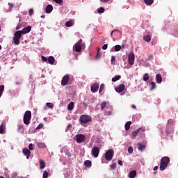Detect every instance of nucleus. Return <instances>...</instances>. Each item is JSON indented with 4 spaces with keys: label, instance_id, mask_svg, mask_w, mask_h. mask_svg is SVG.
Wrapping results in <instances>:
<instances>
[{
    "label": "nucleus",
    "instance_id": "052dcab7",
    "mask_svg": "<svg viewBox=\"0 0 178 178\" xmlns=\"http://www.w3.org/2000/svg\"><path fill=\"white\" fill-rule=\"evenodd\" d=\"M42 19H45V15H41Z\"/></svg>",
    "mask_w": 178,
    "mask_h": 178
},
{
    "label": "nucleus",
    "instance_id": "ddd939ff",
    "mask_svg": "<svg viewBox=\"0 0 178 178\" xmlns=\"http://www.w3.org/2000/svg\"><path fill=\"white\" fill-rule=\"evenodd\" d=\"M98 88H99V84L94 83L91 86L92 92H97L98 91Z\"/></svg>",
    "mask_w": 178,
    "mask_h": 178
},
{
    "label": "nucleus",
    "instance_id": "39448f33",
    "mask_svg": "<svg viewBox=\"0 0 178 178\" xmlns=\"http://www.w3.org/2000/svg\"><path fill=\"white\" fill-rule=\"evenodd\" d=\"M136 59V56L134 55V53L133 51H131L128 54V63L131 66H133L134 65V60Z\"/></svg>",
    "mask_w": 178,
    "mask_h": 178
},
{
    "label": "nucleus",
    "instance_id": "a19ab883",
    "mask_svg": "<svg viewBox=\"0 0 178 178\" xmlns=\"http://www.w3.org/2000/svg\"><path fill=\"white\" fill-rule=\"evenodd\" d=\"M46 105L48 108H54V104L52 103H47Z\"/></svg>",
    "mask_w": 178,
    "mask_h": 178
},
{
    "label": "nucleus",
    "instance_id": "6e6552de",
    "mask_svg": "<svg viewBox=\"0 0 178 178\" xmlns=\"http://www.w3.org/2000/svg\"><path fill=\"white\" fill-rule=\"evenodd\" d=\"M76 143H84V141H86V136L81 134H77L76 136Z\"/></svg>",
    "mask_w": 178,
    "mask_h": 178
},
{
    "label": "nucleus",
    "instance_id": "5701e85b",
    "mask_svg": "<svg viewBox=\"0 0 178 178\" xmlns=\"http://www.w3.org/2000/svg\"><path fill=\"white\" fill-rule=\"evenodd\" d=\"M47 60L50 65L55 63V58H54V56H49Z\"/></svg>",
    "mask_w": 178,
    "mask_h": 178
},
{
    "label": "nucleus",
    "instance_id": "a211bd4d",
    "mask_svg": "<svg viewBox=\"0 0 178 178\" xmlns=\"http://www.w3.org/2000/svg\"><path fill=\"white\" fill-rule=\"evenodd\" d=\"M54 10V7L52 5H47L45 9L46 13H51Z\"/></svg>",
    "mask_w": 178,
    "mask_h": 178
},
{
    "label": "nucleus",
    "instance_id": "c85d7f7f",
    "mask_svg": "<svg viewBox=\"0 0 178 178\" xmlns=\"http://www.w3.org/2000/svg\"><path fill=\"white\" fill-rule=\"evenodd\" d=\"M5 90V86L1 85L0 86V98L2 97V94L3 93V91Z\"/></svg>",
    "mask_w": 178,
    "mask_h": 178
},
{
    "label": "nucleus",
    "instance_id": "473e14b6",
    "mask_svg": "<svg viewBox=\"0 0 178 178\" xmlns=\"http://www.w3.org/2000/svg\"><path fill=\"white\" fill-rule=\"evenodd\" d=\"M144 2L146 5H152V3H154V0H144Z\"/></svg>",
    "mask_w": 178,
    "mask_h": 178
},
{
    "label": "nucleus",
    "instance_id": "1a4fd4ad",
    "mask_svg": "<svg viewBox=\"0 0 178 178\" xmlns=\"http://www.w3.org/2000/svg\"><path fill=\"white\" fill-rule=\"evenodd\" d=\"M145 127H140L139 128L137 131H133L132 132V137L133 138H136V136H138V133H144L145 131Z\"/></svg>",
    "mask_w": 178,
    "mask_h": 178
},
{
    "label": "nucleus",
    "instance_id": "393cba45",
    "mask_svg": "<svg viewBox=\"0 0 178 178\" xmlns=\"http://www.w3.org/2000/svg\"><path fill=\"white\" fill-rule=\"evenodd\" d=\"M37 145L38 147V148H47V145H45L44 143H38Z\"/></svg>",
    "mask_w": 178,
    "mask_h": 178
},
{
    "label": "nucleus",
    "instance_id": "49530a36",
    "mask_svg": "<svg viewBox=\"0 0 178 178\" xmlns=\"http://www.w3.org/2000/svg\"><path fill=\"white\" fill-rule=\"evenodd\" d=\"M111 169H116V164L115 163H113L111 165Z\"/></svg>",
    "mask_w": 178,
    "mask_h": 178
},
{
    "label": "nucleus",
    "instance_id": "37998d69",
    "mask_svg": "<svg viewBox=\"0 0 178 178\" xmlns=\"http://www.w3.org/2000/svg\"><path fill=\"white\" fill-rule=\"evenodd\" d=\"M29 148L30 151H33V149H34V147L33 146L32 143H30L29 145Z\"/></svg>",
    "mask_w": 178,
    "mask_h": 178
},
{
    "label": "nucleus",
    "instance_id": "bf43d9fd",
    "mask_svg": "<svg viewBox=\"0 0 178 178\" xmlns=\"http://www.w3.org/2000/svg\"><path fill=\"white\" fill-rule=\"evenodd\" d=\"M131 108H133L134 109H136V107L135 105H132Z\"/></svg>",
    "mask_w": 178,
    "mask_h": 178
},
{
    "label": "nucleus",
    "instance_id": "69168bd1",
    "mask_svg": "<svg viewBox=\"0 0 178 178\" xmlns=\"http://www.w3.org/2000/svg\"><path fill=\"white\" fill-rule=\"evenodd\" d=\"M2 49V46L0 45V51Z\"/></svg>",
    "mask_w": 178,
    "mask_h": 178
},
{
    "label": "nucleus",
    "instance_id": "8fccbe9b",
    "mask_svg": "<svg viewBox=\"0 0 178 178\" xmlns=\"http://www.w3.org/2000/svg\"><path fill=\"white\" fill-rule=\"evenodd\" d=\"M96 58H97V59H99V58H101V53L100 52H97Z\"/></svg>",
    "mask_w": 178,
    "mask_h": 178
},
{
    "label": "nucleus",
    "instance_id": "c9c22d12",
    "mask_svg": "<svg viewBox=\"0 0 178 178\" xmlns=\"http://www.w3.org/2000/svg\"><path fill=\"white\" fill-rule=\"evenodd\" d=\"M105 108H106V102H103L101 104V109H102V111H104V109H105Z\"/></svg>",
    "mask_w": 178,
    "mask_h": 178
},
{
    "label": "nucleus",
    "instance_id": "a18cd8bd",
    "mask_svg": "<svg viewBox=\"0 0 178 178\" xmlns=\"http://www.w3.org/2000/svg\"><path fill=\"white\" fill-rule=\"evenodd\" d=\"M102 49H108V44H105L102 46Z\"/></svg>",
    "mask_w": 178,
    "mask_h": 178
},
{
    "label": "nucleus",
    "instance_id": "f8f14e48",
    "mask_svg": "<svg viewBox=\"0 0 178 178\" xmlns=\"http://www.w3.org/2000/svg\"><path fill=\"white\" fill-rule=\"evenodd\" d=\"M124 88H126V86H124V84L121 83L120 84L118 87H116L115 88L116 92H123V91H124Z\"/></svg>",
    "mask_w": 178,
    "mask_h": 178
},
{
    "label": "nucleus",
    "instance_id": "7ed1b4c3",
    "mask_svg": "<svg viewBox=\"0 0 178 178\" xmlns=\"http://www.w3.org/2000/svg\"><path fill=\"white\" fill-rule=\"evenodd\" d=\"M30 120H31V111H26L24 115V124H30Z\"/></svg>",
    "mask_w": 178,
    "mask_h": 178
},
{
    "label": "nucleus",
    "instance_id": "c756f323",
    "mask_svg": "<svg viewBox=\"0 0 178 178\" xmlns=\"http://www.w3.org/2000/svg\"><path fill=\"white\" fill-rule=\"evenodd\" d=\"M155 88H156V83H155V82H151V91L155 90Z\"/></svg>",
    "mask_w": 178,
    "mask_h": 178
},
{
    "label": "nucleus",
    "instance_id": "4468645a",
    "mask_svg": "<svg viewBox=\"0 0 178 178\" xmlns=\"http://www.w3.org/2000/svg\"><path fill=\"white\" fill-rule=\"evenodd\" d=\"M22 152H23L24 155H25V156H26V159H29L30 154H31V152H30V150L29 149L24 148V149H23Z\"/></svg>",
    "mask_w": 178,
    "mask_h": 178
},
{
    "label": "nucleus",
    "instance_id": "0eeeda50",
    "mask_svg": "<svg viewBox=\"0 0 178 178\" xmlns=\"http://www.w3.org/2000/svg\"><path fill=\"white\" fill-rule=\"evenodd\" d=\"M105 159L106 161H112V158H113V150L108 149L105 154Z\"/></svg>",
    "mask_w": 178,
    "mask_h": 178
},
{
    "label": "nucleus",
    "instance_id": "6ab92c4d",
    "mask_svg": "<svg viewBox=\"0 0 178 178\" xmlns=\"http://www.w3.org/2000/svg\"><path fill=\"white\" fill-rule=\"evenodd\" d=\"M137 176V171L136 170H132L129 172V178H134Z\"/></svg>",
    "mask_w": 178,
    "mask_h": 178
},
{
    "label": "nucleus",
    "instance_id": "bb28decb",
    "mask_svg": "<svg viewBox=\"0 0 178 178\" xmlns=\"http://www.w3.org/2000/svg\"><path fill=\"white\" fill-rule=\"evenodd\" d=\"M40 169H44L45 168V161L43 160L40 161Z\"/></svg>",
    "mask_w": 178,
    "mask_h": 178
},
{
    "label": "nucleus",
    "instance_id": "e2e57ef3",
    "mask_svg": "<svg viewBox=\"0 0 178 178\" xmlns=\"http://www.w3.org/2000/svg\"><path fill=\"white\" fill-rule=\"evenodd\" d=\"M101 51V49L100 48H98L97 49V52H99Z\"/></svg>",
    "mask_w": 178,
    "mask_h": 178
},
{
    "label": "nucleus",
    "instance_id": "de8ad7c7",
    "mask_svg": "<svg viewBox=\"0 0 178 178\" xmlns=\"http://www.w3.org/2000/svg\"><path fill=\"white\" fill-rule=\"evenodd\" d=\"M44 127V124H40L38 127H37V129H42V127Z\"/></svg>",
    "mask_w": 178,
    "mask_h": 178
},
{
    "label": "nucleus",
    "instance_id": "7c9ffc66",
    "mask_svg": "<svg viewBox=\"0 0 178 178\" xmlns=\"http://www.w3.org/2000/svg\"><path fill=\"white\" fill-rule=\"evenodd\" d=\"M74 106V103L73 102H71L68 104V109H69V111H72L73 109Z\"/></svg>",
    "mask_w": 178,
    "mask_h": 178
},
{
    "label": "nucleus",
    "instance_id": "13d9d810",
    "mask_svg": "<svg viewBox=\"0 0 178 178\" xmlns=\"http://www.w3.org/2000/svg\"><path fill=\"white\" fill-rule=\"evenodd\" d=\"M158 168H159V167L158 166H155L154 168V169H153V170H158Z\"/></svg>",
    "mask_w": 178,
    "mask_h": 178
},
{
    "label": "nucleus",
    "instance_id": "f03ea898",
    "mask_svg": "<svg viewBox=\"0 0 178 178\" xmlns=\"http://www.w3.org/2000/svg\"><path fill=\"white\" fill-rule=\"evenodd\" d=\"M23 35V32L17 31L14 33V37L13 38L15 45H19L20 44V38Z\"/></svg>",
    "mask_w": 178,
    "mask_h": 178
},
{
    "label": "nucleus",
    "instance_id": "58836bf2",
    "mask_svg": "<svg viewBox=\"0 0 178 178\" xmlns=\"http://www.w3.org/2000/svg\"><path fill=\"white\" fill-rule=\"evenodd\" d=\"M49 175V173H48L47 172V170L44 171L43 172V177H42V178H48Z\"/></svg>",
    "mask_w": 178,
    "mask_h": 178
},
{
    "label": "nucleus",
    "instance_id": "9b49d317",
    "mask_svg": "<svg viewBox=\"0 0 178 178\" xmlns=\"http://www.w3.org/2000/svg\"><path fill=\"white\" fill-rule=\"evenodd\" d=\"M69 80H70L69 75L64 76L61 81V86H67V84H69Z\"/></svg>",
    "mask_w": 178,
    "mask_h": 178
},
{
    "label": "nucleus",
    "instance_id": "6e6d98bb",
    "mask_svg": "<svg viewBox=\"0 0 178 178\" xmlns=\"http://www.w3.org/2000/svg\"><path fill=\"white\" fill-rule=\"evenodd\" d=\"M115 31H118L117 30L112 31V32L111 33V37H113V33H115Z\"/></svg>",
    "mask_w": 178,
    "mask_h": 178
},
{
    "label": "nucleus",
    "instance_id": "aec40b11",
    "mask_svg": "<svg viewBox=\"0 0 178 178\" xmlns=\"http://www.w3.org/2000/svg\"><path fill=\"white\" fill-rule=\"evenodd\" d=\"M138 150L140 151V152H143V151H144V149H145L146 148V146L141 143H138Z\"/></svg>",
    "mask_w": 178,
    "mask_h": 178
},
{
    "label": "nucleus",
    "instance_id": "ea45409f",
    "mask_svg": "<svg viewBox=\"0 0 178 178\" xmlns=\"http://www.w3.org/2000/svg\"><path fill=\"white\" fill-rule=\"evenodd\" d=\"M42 58V60H43V62H48V58L44 56H41Z\"/></svg>",
    "mask_w": 178,
    "mask_h": 178
},
{
    "label": "nucleus",
    "instance_id": "9d476101",
    "mask_svg": "<svg viewBox=\"0 0 178 178\" xmlns=\"http://www.w3.org/2000/svg\"><path fill=\"white\" fill-rule=\"evenodd\" d=\"M92 155H93L95 158H98V156L99 155V148L98 147H92Z\"/></svg>",
    "mask_w": 178,
    "mask_h": 178
},
{
    "label": "nucleus",
    "instance_id": "a878e982",
    "mask_svg": "<svg viewBox=\"0 0 178 178\" xmlns=\"http://www.w3.org/2000/svg\"><path fill=\"white\" fill-rule=\"evenodd\" d=\"M122 76L120 75L115 76L113 78H112V81L113 83H115V81H118V80H120Z\"/></svg>",
    "mask_w": 178,
    "mask_h": 178
},
{
    "label": "nucleus",
    "instance_id": "72a5a7b5",
    "mask_svg": "<svg viewBox=\"0 0 178 178\" xmlns=\"http://www.w3.org/2000/svg\"><path fill=\"white\" fill-rule=\"evenodd\" d=\"M120 49H122V46L119 45V44H117L115 46V51L116 52L120 51Z\"/></svg>",
    "mask_w": 178,
    "mask_h": 178
},
{
    "label": "nucleus",
    "instance_id": "e433bc0d",
    "mask_svg": "<svg viewBox=\"0 0 178 178\" xmlns=\"http://www.w3.org/2000/svg\"><path fill=\"white\" fill-rule=\"evenodd\" d=\"M98 13H104L105 12V8L104 7H101L97 10Z\"/></svg>",
    "mask_w": 178,
    "mask_h": 178
},
{
    "label": "nucleus",
    "instance_id": "c03bdc74",
    "mask_svg": "<svg viewBox=\"0 0 178 178\" xmlns=\"http://www.w3.org/2000/svg\"><path fill=\"white\" fill-rule=\"evenodd\" d=\"M101 2H104V3H111V2H112V0H100Z\"/></svg>",
    "mask_w": 178,
    "mask_h": 178
},
{
    "label": "nucleus",
    "instance_id": "f704fd0d",
    "mask_svg": "<svg viewBox=\"0 0 178 178\" xmlns=\"http://www.w3.org/2000/svg\"><path fill=\"white\" fill-rule=\"evenodd\" d=\"M104 88H105V85L104 83H102L99 90V94H101L104 91Z\"/></svg>",
    "mask_w": 178,
    "mask_h": 178
},
{
    "label": "nucleus",
    "instance_id": "4d7b16f0",
    "mask_svg": "<svg viewBox=\"0 0 178 178\" xmlns=\"http://www.w3.org/2000/svg\"><path fill=\"white\" fill-rule=\"evenodd\" d=\"M83 106H85V108H87V106H88V104L87 103H83Z\"/></svg>",
    "mask_w": 178,
    "mask_h": 178
},
{
    "label": "nucleus",
    "instance_id": "423d86ee",
    "mask_svg": "<svg viewBox=\"0 0 178 178\" xmlns=\"http://www.w3.org/2000/svg\"><path fill=\"white\" fill-rule=\"evenodd\" d=\"M83 42V40L80 39L74 45V51L75 52H81V43Z\"/></svg>",
    "mask_w": 178,
    "mask_h": 178
},
{
    "label": "nucleus",
    "instance_id": "0e129e2a",
    "mask_svg": "<svg viewBox=\"0 0 178 178\" xmlns=\"http://www.w3.org/2000/svg\"><path fill=\"white\" fill-rule=\"evenodd\" d=\"M168 123H172V120H169Z\"/></svg>",
    "mask_w": 178,
    "mask_h": 178
},
{
    "label": "nucleus",
    "instance_id": "4c0bfd02",
    "mask_svg": "<svg viewBox=\"0 0 178 178\" xmlns=\"http://www.w3.org/2000/svg\"><path fill=\"white\" fill-rule=\"evenodd\" d=\"M116 62V57L115 56H111V65H115Z\"/></svg>",
    "mask_w": 178,
    "mask_h": 178
},
{
    "label": "nucleus",
    "instance_id": "79ce46f5",
    "mask_svg": "<svg viewBox=\"0 0 178 178\" xmlns=\"http://www.w3.org/2000/svg\"><path fill=\"white\" fill-rule=\"evenodd\" d=\"M133 151H134V149H133V147H129L128 148V152H129V154H133Z\"/></svg>",
    "mask_w": 178,
    "mask_h": 178
},
{
    "label": "nucleus",
    "instance_id": "20e7f679",
    "mask_svg": "<svg viewBox=\"0 0 178 178\" xmlns=\"http://www.w3.org/2000/svg\"><path fill=\"white\" fill-rule=\"evenodd\" d=\"M91 120H92V118L90 115H82L80 117L81 123L86 124L88 123L89 122H91Z\"/></svg>",
    "mask_w": 178,
    "mask_h": 178
},
{
    "label": "nucleus",
    "instance_id": "b1692460",
    "mask_svg": "<svg viewBox=\"0 0 178 178\" xmlns=\"http://www.w3.org/2000/svg\"><path fill=\"white\" fill-rule=\"evenodd\" d=\"M144 41H146V42H149L151 41V35H146L143 37Z\"/></svg>",
    "mask_w": 178,
    "mask_h": 178
},
{
    "label": "nucleus",
    "instance_id": "2f4dec72",
    "mask_svg": "<svg viewBox=\"0 0 178 178\" xmlns=\"http://www.w3.org/2000/svg\"><path fill=\"white\" fill-rule=\"evenodd\" d=\"M149 80V75L148 74H145L143 76V81H148Z\"/></svg>",
    "mask_w": 178,
    "mask_h": 178
},
{
    "label": "nucleus",
    "instance_id": "5fc2aeb1",
    "mask_svg": "<svg viewBox=\"0 0 178 178\" xmlns=\"http://www.w3.org/2000/svg\"><path fill=\"white\" fill-rule=\"evenodd\" d=\"M8 5L10 6V9H12V8H13V3H8Z\"/></svg>",
    "mask_w": 178,
    "mask_h": 178
},
{
    "label": "nucleus",
    "instance_id": "412c9836",
    "mask_svg": "<svg viewBox=\"0 0 178 178\" xmlns=\"http://www.w3.org/2000/svg\"><path fill=\"white\" fill-rule=\"evenodd\" d=\"M130 126H131V121H128L124 125L125 130L127 131H129V130H130Z\"/></svg>",
    "mask_w": 178,
    "mask_h": 178
},
{
    "label": "nucleus",
    "instance_id": "603ef678",
    "mask_svg": "<svg viewBox=\"0 0 178 178\" xmlns=\"http://www.w3.org/2000/svg\"><path fill=\"white\" fill-rule=\"evenodd\" d=\"M118 165H120V166H123V161H122L121 160H119Z\"/></svg>",
    "mask_w": 178,
    "mask_h": 178
},
{
    "label": "nucleus",
    "instance_id": "09e8293b",
    "mask_svg": "<svg viewBox=\"0 0 178 178\" xmlns=\"http://www.w3.org/2000/svg\"><path fill=\"white\" fill-rule=\"evenodd\" d=\"M33 13H34V10H33V9L29 10V15L30 16H32Z\"/></svg>",
    "mask_w": 178,
    "mask_h": 178
},
{
    "label": "nucleus",
    "instance_id": "cd10ccee",
    "mask_svg": "<svg viewBox=\"0 0 178 178\" xmlns=\"http://www.w3.org/2000/svg\"><path fill=\"white\" fill-rule=\"evenodd\" d=\"M84 165L87 166L88 168H91V161L86 160L84 161Z\"/></svg>",
    "mask_w": 178,
    "mask_h": 178
},
{
    "label": "nucleus",
    "instance_id": "4be33fe9",
    "mask_svg": "<svg viewBox=\"0 0 178 178\" xmlns=\"http://www.w3.org/2000/svg\"><path fill=\"white\" fill-rule=\"evenodd\" d=\"M74 24V21L71 19L65 23L66 27H72Z\"/></svg>",
    "mask_w": 178,
    "mask_h": 178
},
{
    "label": "nucleus",
    "instance_id": "3c124183",
    "mask_svg": "<svg viewBox=\"0 0 178 178\" xmlns=\"http://www.w3.org/2000/svg\"><path fill=\"white\" fill-rule=\"evenodd\" d=\"M24 127L23 125H19L18 127V130H24Z\"/></svg>",
    "mask_w": 178,
    "mask_h": 178
},
{
    "label": "nucleus",
    "instance_id": "f257e3e1",
    "mask_svg": "<svg viewBox=\"0 0 178 178\" xmlns=\"http://www.w3.org/2000/svg\"><path fill=\"white\" fill-rule=\"evenodd\" d=\"M170 163V159L168 156H164L161 159L160 163V170L161 172H163L166 168H168V165Z\"/></svg>",
    "mask_w": 178,
    "mask_h": 178
},
{
    "label": "nucleus",
    "instance_id": "680f3d73",
    "mask_svg": "<svg viewBox=\"0 0 178 178\" xmlns=\"http://www.w3.org/2000/svg\"><path fill=\"white\" fill-rule=\"evenodd\" d=\"M149 58H150L151 59H154V56H153L152 55L149 56Z\"/></svg>",
    "mask_w": 178,
    "mask_h": 178
},
{
    "label": "nucleus",
    "instance_id": "f3484780",
    "mask_svg": "<svg viewBox=\"0 0 178 178\" xmlns=\"http://www.w3.org/2000/svg\"><path fill=\"white\" fill-rule=\"evenodd\" d=\"M156 81L158 84L162 83V75L161 74H157L156 75Z\"/></svg>",
    "mask_w": 178,
    "mask_h": 178
},
{
    "label": "nucleus",
    "instance_id": "2eb2a0df",
    "mask_svg": "<svg viewBox=\"0 0 178 178\" xmlns=\"http://www.w3.org/2000/svg\"><path fill=\"white\" fill-rule=\"evenodd\" d=\"M6 129V124L3 122L0 125V134H5V130Z\"/></svg>",
    "mask_w": 178,
    "mask_h": 178
},
{
    "label": "nucleus",
    "instance_id": "dca6fc26",
    "mask_svg": "<svg viewBox=\"0 0 178 178\" xmlns=\"http://www.w3.org/2000/svg\"><path fill=\"white\" fill-rule=\"evenodd\" d=\"M22 32V34H29L30 31H31V26H27L22 29V31H20Z\"/></svg>",
    "mask_w": 178,
    "mask_h": 178
},
{
    "label": "nucleus",
    "instance_id": "864d4df0",
    "mask_svg": "<svg viewBox=\"0 0 178 178\" xmlns=\"http://www.w3.org/2000/svg\"><path fill=\"white\" fill-rule=\"evenodd\" d=\"M54 1V2H56V3H62V0H53Z\"/></svg>",
    "mask_w": 178,
    "mask_h": 178
}]
</instances>
